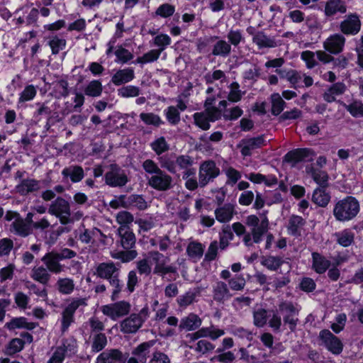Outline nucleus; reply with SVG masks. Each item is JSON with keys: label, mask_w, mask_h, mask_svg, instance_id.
I'll return each instance as SVG.
<instances>
[{"label": "nucleus", "mask_w": 363, "mask_h": 363, "mask_svg": "<svg viewBox=\"0 0 363 363\" xmlns=\"http://www.w3.org/2000/svg\"><path fill=\"white\" fill-rule=\"evenodd\" d=\"M345 38L339 33L330 35L323 43L324 48L332 54H338L343 50Z\"/></svg>", "instance_id": "nucleus-22"}, {"label": "nucleus", "mask_w": 363, "mask_h": 363, "mask_svg": "<svg viewBox=\"0 0 363 363\" xmlns=\"http://www.w3.org/2000/svg\"><path fill=\"white\" fill-rule=\"evenodd\" d=\"M148 258L155 264L153 273L155 274L164 277L169 273H176L177 267L173 265H169V258L164 256L158 251H150L148 252Z\"/></svg>", "instance_id": "nucleus-8"}, {"label": "nucleus", "mask_w": 363, "mask_h": 363, "mask_svg": "<svg viewBox=\"0 0 363 363\" xmlns=\"http://www.w3.org/2000/svg\"><path fill=\"white\" fill-rule=\"evenodd\" d=\"M318 338L321 341V345L332 354L338 355L342 352L343 343L329 330L324 329L320 330Z\"/></svg>", "instance_id": "nucleus-12"}, {"label": "nucleus", "mask_w": 363, "mask_h": 363, "mask_svg": "<svg viewBox=\"0 0 363 363\" xmlns=\"http://www.w3.org/2000/svg\"><path fill=\"white\" fill-rule=\"evenodd\" d=\"M204 79L206 84H213L216 81H220V83H223L227 81V77L223 71L216 69L213 72L206 74Z\"/></svg>", "instance_id": "nucleus-60"}, {"label": "nucleus", "mask_w": 363, "mask_h": 363, "mask_svg": "<svg viewBox=\"0 0 363 363\" xmlns=\"http://www.w3.org/2000/svg\"><path fill=\"white\" fill-rule=\"evenodd\" d=\"M142 167L147 174L150 175L147 179V184L152 189L160 191H166L173 188L172 177L160 169L154 160H145L142 164Z\"/></svg>", "instance_id": "nucleus-3"}, {"label": "nucleus", "mask_w": 363, "mask_h": 363, "mask_svg": "<svg viewBox=\"0 0 363 363\" xmlns=\"http://www.w3.org/2000/svg\"><path fill=\"white\" fill-rule=\"evenodd\" d=\"M124 208L134 207L140 211L145 210L148 207V203L142 195L131 194L126 197L123 201Z\"/></svg>", "instance_id": "nucleus-37"}, {"label": "nucleus", "mask_w": 363, "mask_h": 363, "mask_svg": "<svg viewBox=\"0 0 363 363\" xmlns=\"http://www.w3.org/2000/svg\"><path fill=\"white\" fill-rule=\"evenodd\" d=\"M172 43L171 38L167 34L161 33L155 36L153 39V43L158 48L157 49L161 53L169 45Z\"/></svg>", "instance_id": "nucleus-62"}, {"label": "nucleus", "mask_w": 363, "mask_h": 363, "mask_svg": "<svg viewBox=\"0 0 363 363\" xmlns=\"http://www.w3.org/2000/svg\"><path fill=\"white\" fill-rule=\"evenodd\" d=\"M264 145H266V140L264 135H259L255 138L242 139L238 145V147L240 148L242 155L247 157L250 156L254 150Z\"/></svg>", "instance_id": "nucleus-15"}, {"label": "nucleus", "mask_w": 363, "mask_h": 363, "mask_svg": "<svg viewBox=\"0 0 363 363\" xmlns=\"http://www.w3.org/2000/svg\"><path fill=\"white\" fill-rule=\"evenodd\" d=\"M312 256V269L318 274L325 273L330 266V261L321 254L314 252Z\"/></svg>", "instance_id": "nucleus-31"}, {"label": "nucleus", "mask_w": 363, "mask_h": 363, "mask_svg": "<svg viewBox=\"0 0 363 363\" xmlns=\"http://www.w3.org/2000/svg\"><path fill=\"white\" fill-rule=\"evenodd\" d=\"M155 344V340L144 342L138 345L132 354L138 359L140 363H145L150 354V350Z\"/></svg>", "instance_id": "nucleus-35"}, {"label": "nucleus", "mask_w": 363, "mask_h": 363, "mask_svg": "<svg viewBox=\"0 0 363 363\" xmlns=\"http://www.w3.org/2000/svg\"><path fill=\"white\" fill-rule=\"evenodd\" d=\"M41 261L44 263L45 267L50 274H58L65 270V265L60 263L61 259L59 257L57 252L52 251L46 253L42 257Z\"/></svg>", "instance_id": "nucleus-19"}, {"label": "nucleus", "mask_w": 363, "mask_h": 363, "mask_svg": "<svg viewBox=\"0 0 363 363\" xmlns=\"http://www.w3.org/2000/svg\"><path fill=\"white\" fill-rule=\"evenodd\" d=\"M228 88L230 90L227 96L228 101L232 103L239 102L244 95V92L240 89V84L237 82H233Z\"/></svg>", "instance_id": "nucleus-50"}, {"label": "nucleus", "mask_w": 363, "mask_h": 363, "mask_svg": "<svg viewBox=\"0 0 363 363\" xmlns=\"http://www.w3.org/2000/svg\"><path fill=\"white\" fill-rule=\"evenodd\" d=\"M62 175L64 179H69L72 182L77 183L84 177V172L81 166L72 164L65 167L62 171Z\"/></svg>", "instance_id": "nucleus-26"}, {"label": "nucleus", "mask_w": 363, "mask_h": 363, "mask_svg": "<svg viewBox=\"0 0 363 363\" xmlns=\"http://www.w3.org/2000/svg\"><path fill=\"white\" fill-rule=\"evenodd\" d=\"M150 309L145 306L138 313H133L120 323V330L124 334L136 333L150 317Z\"/></svg>", "instance_id": "nucleus-5"}, {"label": "nucleus", "mask_w": 363, "mask_h": 363, "mask_svg": "<svg viewBox=\"0 0 363 363\" xmlns=\"http://www.w3.org/2000/svg\"><path fill=\"white\" fill-rule=\"evenodd\" d=\"M121 264L112 261L99 263L95 269L94 275L103 279L109 280L120 275Z\"/></svg>", "instance_id": "nucleus-13"}, {"label": "nucleus", "mask_w": 363, "mask_h": 363, "mask_svg": "<svg viewBox=\"0 0 363 363\" xmlns=\"http://www.w3.org/2000/svg\"><path fill=\"white\" fill-rule=\"evenodd\" d=\"M91 351L99 352L103 350L107 345V337L104 333H95L91 335Z\"/></svg>", "instance_id": "nucleus-43"}, {"label": "nucleus", "mask_w": 363, "mask_h": 363, "mask_svg": "<svg viewBox=\"0 0 363 363\" xmlns=\"http://www.w3.org/2000/svg\"><path fill=\"white\" fill-rule=\"evenodd\" d=\"M164 114L168 123L172 125H177L181 121L180 112L174 106H168L164 111Z\"/></svg>", "instance_id": "nucleus-51"}, {"label": "nucleus", "mask_w": 363, "mask_h": 363, "mask_svg": "<svg viewBox=\"0 0 363 363\" xmlns=\"http://www.w3.org/2000/svg\"><path fill=\"white\" fill-rule=\"evenodd\" d=\"M213 46L211 54L213 56L227 57L232 51L231 45L223 39H217Z\"/></svg>", "instance_id": "nucleus-38"}, {"label": "nucleus", "mask_w": 363, "mask_h": 363, "mask_svg": "<svg viewBox=\"0 0 363 363\" xmlns=\"http://www.w3.org/2000/svg\"><path fill=\"white\" fill-rule=\"evenodd\" d=\"M327 187L316 188L312 195V201L320 207H325L330 201V195L326 191Z\"/></svg>", "instance_id": "nucleus-39"}, {"label": "nucleus", "mask_w": 363, "mask_h": 363, "mask_svg": "<svg viewBox=\"0 0 363 363\" xmlns=\"http://www.w3.org/2000/svg\"><path fill=\"white\" fill-rule=\"evenodd\" d=\"M272 104L271 112L274 116H279L284 109L286 106L285 101L279 93H274L270 96Z\"/></svg>", "instance_id": "nucleus-45"}, {"label": "nucleus", "mask_w": 363, "mask_h": 363, "mask_svg": "<svg viewBox=\"0 0 363 363\" xmlns=\"http://www.w3.org/2000/svg\"><path fill=\"white\" fill-rule=\"evenodd\" d=\"M37 326V323L28 322V319L25 317L13 318L9 322L5 324V328L9 330H13L16 329H25L27 330H32Z\"/></svg>", "instance_id": "nucleus-28"}, {"label": "nucleus", "mask_w": 363, "mask_h": 363, "mask_svg": "<svg viewBox=\"0 0 363 363\" xmlns=\"http://www.w3.org/2000/svg\"><path fill=\"white\" fill-rule=\"evenodd\" d=\"M66 44V40L57 35H52L49 38L48 45L51 48L52 55H57L60 51L64 50Z\"/></svg>", "instance_id": "nucleus-54"}, {"label": "nucleus", "mask_w": 363, "mask_h": 363, "mask_svg": "<svg viewBox=\"0 0 363 363\" xmlns=\"http://www.w3.org/2000/svg\"><path fill=\"white\" fill-rule=\"evenodd\" d=\"M87 305L85 298H72L67 301L61 313V331L65 333L69 326L74 322V313L80 307H85Z\"/></svg>", "instance_id": "nucleus-6"}, {"label": "nucleus", "mask_w": 363, "mask_h": 363, "mask_svg": "<svg viewBox=\"0 0 363 363\" xmlns=\"http://www.w3.org/2000/svg\"><path fill=\"white\" fill-rule=\"evenodd\" d=\"M140 93V89L133 85L123 86L118 89V96L123 98L137 97Z\"/></svg>", "instance_id": "nucleus-58"}, {"label": "nucleus", "mask_w": 363, "mask_h": 363, "mask_svg": "<svg viewBox=\"0 0 363 363\" xmlns=\"http://www.w3.org/2000/svg\"><path fill=\"white\" fill-rule=\"evenodd\" d=\"M233 296L225 282L217 281L212 285V298L217 303L225 304L231 299Z\"/></svg>", "instance_id": "nucleus-16"}, {"label": "nucleus", "mask_w": 363, "mask_h": 363, "mask_svg": "<svg viewBox=\"0 0 363 363\" xmlns=\"http://www.w3.org/2000/svg\"><path fill=\"white\" fill-rule=\"evenodd\" d=\"M243 114L242 109L238 106L225 108L223 113V117L225 121H235Z\"/></svg>", "instance_id": "nucleus-64"}, {"label": "nucleus", "mask_w": 363, "mask_h": 363, "mask_svg": "<svg viewBox=\"0 0 363 363\" xmlns=\"http://www.w3.org/2000/svg\"><path fill=\"white\" fill-rule=\"evenodd\" d=\"M201 319L196 314L191 313L181 319L179 328L180 330H195L201 326Z\"/></svg>", "instance_id": "nucleus-29"}, {"label": "nucleus", "mask_w": 363, "mask_h": 363, "mask_svg": "<svg viewBox=\"0 0 363 363\" xmlns=\"http://www.w3.org/2000/svg\"><path fill=\"white\" fill-rule=\"evenodd\" d=\"M193 119L194 121V124L202 129L203 130H207L210 129L211 122L209 120V118L203 111L202 112H196L193 115Z\"/></svg>", "instance_id": "nucleus-56"}, {"label": "nucleus", "mask_w": 363, "mask_h": 363, "mask_svg": "<svg viewBox=\"0 0 363 363\" xmlns=\"http://www.w3.org/2000/svg\"><path fill=\"white\" fill-rule=\"evenodd\" d=\"M261 263L268 269L276 271L282 265L283 261L280 257L265 256L262 257Z\"/></svg>", "instance_id": "nucleus-55"}, {"label": "nucleus", "mask_w": 363, "mask_h": 363, "mask_svg": "<svg viewBox=\"0 0 363 363\" xmlns=\"http://www.w3.org/2000/svg\"><path fill=\"white\" fill-rule=\"evenodd\" d=\"M343 106L353 117H363V103L354 101L350 104H343Z\"/></svg>", "instance_id": "nucleus-63"}, {"label": "nucleus", "mask_w": 363, "mask_h": 363, "mask_svg": "<svg viewBox=\"0 0 363 363\" xmlns=\"http://www.w3.org/2000/svg\"><path fill=\"white\" fill-rule=\"evenodd\" d=\"M10 232L21 238H27L33 234V227L21 217L11 224Z\"/></svg>", "instance_id": "nucleus-23"}, {"label": "nucleus", "mask_w": 363, "mask_h": 363, "mask_svg": "<svg viewBox=\"0 0 363 363\" xmlns=\"http://www.w3.org/2000/svg\"><path fill=\"white\" fill-rule=\"evenodd\" d=\"M215 216L216 220L220 223H228L233 217L235 213L234 206L231 203H225L216 208Z\"/></svg>", "instance_id": "nucleus-32"}, {"label": "nucleus", "mask_w": 363, "mask_h": 363, "mask_svg": "<svg viewBox=\"0 0 363 363\" xmlns=\"http://www.w3.org/2000/svg\"><path fill=\"white\" fill-rule=\"evenodd\" d=\"M40 189V182L32 178L21 179L16 186L15 190L21 196H28Z\"/></svg>", "instance_id": "nucleus-20"}, {"label": "nucleus", "mask_w": 363, "mask_h": 363, "mask_svg": "<svg viewBox=\"0 0 363 363\" xmlns=\"http://www.w3.org/2000/svg\"><path fill=\"white\" fill-rule=\"evenodd\" d=\"M315 156L314 152L309 148H298L287 152L284 159V161L291 163L294 166L298 162H311Z\"/></svg>", "instance_id": "nucleus-14"}, {"label": "nucleus", "mask_w": 363, "mask_h": 363, "mask_svg": "<svg viewBox=\"0 0 363 363\" xmlns=\"http://www.w3.org/2000/svg\"><path fill=\"white\" fill-rule=\"evenodd\" d=\"M176 168L178 171H183L194 164V159L188 155L175 156Z\"/></svg>", "instance_id": "nucleus-59"}, {"label": "nucleus", "mask_w": 363, "mask_h": 363, "mask_svg": "<svg viewBox=\"0 0 363 363\" xmlns=\"http://www.w3.org/2000/svg\"><path fill=\"white\" fill-rule=\"evenodd\" d=\"M74 283L70 278H59L56 282L58 291L65 295L71 294L74 289Z\"/></svg>", "instance_id": "nucleus-44"}, {"label": "nucleus", "mask_w": 363, "mask_h": 363, "mask_svg": "<svg viewBox=\"0 0 363 363\" xmlns=\"http://www.w3.org/2000/svg\"><path fill=\"white\" fill-rule=\"evenodd\" d=\"M160 162V169H166L171 174H176L177 168H176L175 157L169 155H160L157 158Z\"/></svg>", "instance_id": "nucleus-41"}, {"label": "nucleus", "mask_w": 363, "mask_h": 363, "mask_svg": "<svg viewBox=\"0 0 363 363\" xmlns=\"http://www.w3.org/2000/svg\"><path fill=\"white\" fill-rule=\"evenodd\" d=\"M140 118L145 125H153L156 128L164 123L160 116L154 113H141L140 114Z\"/></svg>", "instance_id": "nucleus-49"}, {"label": "nucleus", "mask_w": 363, "mask_h": 363, "mask_svg": "<svg viewBox=\"0 0 363 363\" xmlns=\"http://www.w3.org/2000/svg\"><path fill=\"white\" fill-rule=\"evenodd\" d=\"M306 224V220L301 216L297 215L291 216L286 227L289 234L295 237L301 236Z\"/></svg>", "instance_id": "nucleus-25"}, {"label": "nucleus", "mask_w": 363, "mask_h": 363, "mask_svg": "<svg viewBox=\"0 0 363 363\" xmlns=\"http://www.w3.org/2000/svg\"><path fill=\"white\" fill-rule=\"evenodd\" d=\"M104 179L105 183L111 187H123L129 182L125 171L117 164H111Z\"/></svg>", "instance_id": "nucleus-11"}, {"label": "nucleus", "mask_w": 363, "mask_h": 363, "mask_svg": "<svg viewBox=\"0 0 363 363\" xmlns=\"http://www.w3.org/2000/svg\"><path fill=\"white\" fill-rule=\"evenodd\" d=\"M347 6L342 0H327L325 6L324 13L326 17H333L337 13H345Z\"/></svg>", "instance_id": "nucleus-27"}, {"label": "nucleus", "mask_w": 363, "mask_h": 363, "mask_svg": "<svg viewBox=\"0 0 363 363\" xmlns=\"http://www.w3.org/2000/svg\"><path fill=\"white\" fill-rule=\"evenodd\" d=\"M220 174V169L214 161L208 160L202 162L199 168V186L203 188Z\"/></svg>", "instance_id": "nucleus-9"}, {"label": "nucleus", "mask_w": 363, "mask_h": 363, "mask_svg": "<svg viewBox=\"0 0 363 363\" xmlns=\"http://www.w3.org/2000/svg\"><path fill=\"white\" fill-rule=\"evenodd\" d=\"M160 55L161 52L157 49H152L145 53L143 55L138 57L134 63L140 64L141 65L147 63H152L157 61Z\"/></svg>", "instance_id": "nucleus-53"}, {"label": "nucleus", "mask_w": 363, "mask_h": 363, "mask_svg": "<svg viewBox=\"0 0 363 363\" xmlns=\"http://www.w3.org/2000/svg\"><path fill=\"white\" fill-rule=\"evenodd\" d=\"M109 284L112 287V292L111 295V299L115 301L119 298V294L122 291L123 288V284L119 279V275L115 278L108 280Z\"/></svg>", "instance_id": "nucleus-61"}, {"label": "nucleus", "mask_w": 363, "mask_h": 363, "mask_svg": "<svg viewBox=\"0 0 363 363\" xmlns=\"http://www.w3.org/2000/svg\"><path fill=\"white\" fill-rule=\"evenodd\" d=\"M48 212L57 217L62 225H67L72 222L69 203L62 197L58 196L52 201Z\"/></svg>", "instance_id": "nucleus-7"}, {"label": "nucleus", "mask_w": 363, "mask_h": 363, "mask_svg": "<svg viewBox=\"0 0 363 363\" xmlns=\"http://www.w3.org/2000/svg\"><path fill=\"white\" fill-rule=\"evenodd\" d=\"M131 310V305L127 301H119L101 306V311L104 315L109 317L112 320L128 315Z\"/></svg>", "instance_id": "nucleus-10"}, {"label": "nucleus", "mask_w": 363, "mask_h": 363, "mask_svg": "<svg viewBox=\"0 0 363 363\" xmlns=\"http://www.w3.org/2000/svg\"><path fill=\"white\" fill-rule=\"evenodd\" d=\"M233 238L234 235L230 226H224L219 234V248L221 250H225L229 245L230 242L233 240Z\"/></svg>", "instance_id": "nucleus-48"}, {"label": "nucleus", "mask_w": 363, "mask_h": 363, "mask_svg": "<svg viewBox=\"0 0 363 363\" xmlns=\"http://www.w3.org/2000/svg\"><path fill=\"white\" fill-rule=\"evenodd\" d=\"M114 54L116 57V62L126 64L134 57L133 54L122 45L116 47Z\"/></svg>", "instance_id": "nucleus-52"}, {"label": "nucleus", "mask_w": 363, "mask_h": 363, "mask_svg": "<svg viewBox=\"0 0 363 363\" xmlns=\"http://www.w3.org/2000/svg\"><path fill=\"white\" fill-rule=\"evenodd\" d=\"M118 239L116 245L123 248V250L111 254L113 259H119L122 262H129L138 256L135 249L136 237L129 226H120L117 230Z\"/></svg>", "instance_id": "nucleus-2"}, {"label": "nucleus", "mask_w": 363, "mask_h": 363, "mask_svg": "<svg viewBox=\"0 0 363 363\" xmlns=\"http://www.w3.org/2000/svg\"><path fill=\"white\" fill-rule=\"evenodd\" d=\"M216 346L207 340H199L194 346H190L195 352L201 354H206L214 350Z\"/></svg>", "instance_id": "nucleus-57"}, {"label": "nucleus", "mask_w": 363, "mask_h": 363, "mask_svg": "<svg viewBox=\"0 0 363 363\" xmlns=\"http://www.w3.org/2000/svg\"><path fill=\"white\" fill-rule=\"evenodd\" d=\"M128 357V354L118 349H110L101 352L97 357L96 363H125Z\"/></svg>", "instance_id": "nucleus-18"}, {"label": "nucleus", "mask_w": 363, "mask_h": 363, "mask_svg": "<svg viewBox=\"0 0 363 363\" xmlns=\"http://www.w3.org/2000/svg\"><path fill=\"white\" fill-rule=\"evenodd\" d=\"M306 172L313 181L318 184V187H328L329 175L325 172L311 164L306 167Z\"/></svg>", "instance_id": "nucleus-21"}, {"label": "nucleus", "mask_w": 363, "mask_h": 363, "mask_svg": "<svg viewBox=\"0 0 363 363\" xmlns=\"http://www.w3.org/2000/svg\"><path fill=\"white\" fill-rule=\"evenodd\" d=\"M361 28V21L356 13L347 15L340 23V31L347 35L357 34Z\"/></svg>", "instance_id": "nucleus-17"}, {"label": "nucleus", "mask_w": 363, "mask_h": 363, "mask_svg": "<svg viewBox=\"0 0 363 363\" xmlns=\"http://www.w3.org/2000/svg\"><path fill=\"white\" fill-rule=\"evenodd\" d=\"M199 295L198 289L189 290L184 294L178 297L177 301L179 307L185 308L196 301V297Z\"/></svg>", "instance_id": "nucleus-40"}, {"label": "nucleus", "mask_w": 363, "mask_h": 363, "mask_svg": "<svg viewBox=\"0 0 363 363\" xmlns=\"http://www.w3.org/2000/svg\"><path fill=\"white\" fill-rule=\"evenodd\" d=\"M103 91V86L99 80H92L84 89V94L90 97H99Z\"/></svg>", "instance_id": "nucleus-42"}, {"label": "nucleus", "mask_w": 363, "mask_h": 363, "mask_svg": "<svg viewBox=\"0 0 363 363\" xmlns=\"http://www.w3.org/2000/svg\"><path fill=\"white\" fill-rule=\"evenodd\" d=\"M360 210L359 203L353 196H348L336 203L333 215L338 221H349L354 218Z\"/></svg>", "instance_id": "nucleus-4"}, {"label": "nucleus", "mask_w": 363, "mask_h": 363, "mask_svg": "<svg viewBox=\"0 0 363 363\" xmlns=\"http://www.w3.org/2000/svg\"><path fill=\"white\" fill-rule=\"evenodd\" d=\"M150 146L157 156L162 155L164 152H167L169 150V145L163 136L154 140L150 144Z\"/></svg>", "instance_id": "nucleus-47"}, {"label": "nucleus", "mask_w": 363, "mask_h": 363, "mask_svg": "<svg viewBox=\"0 0 363 363\" xmlns=\"http://www.w3.org/2000/svg\"><path fill=\"white\" fill-rule=\"evenodd\" d=\"M135 72L133 67H125L118 69L111 77V82L115 86H121L130 82L135 79Z\"/></svg>", "instance_id": "nucleus-24"}, {"label": "nucleus", "mask_w": 363, "mask_h": 363, "mask_svg": "<svg viewBox=\"0 0 363 363\" xmlns=\"http://www.w3.org/2000/svg\"><path fill=\"white\" fill-rule=\"evenodd\" d=\"M346 91V86L343 82H337L330 86L323 94V99L328 103L336 100V96L342 95Z\"/></svg>", "instance_id": "nucleus-34"}, {"label": "nucleus", "mask_w": 363, "mask_h": 363, "mask_svg": "<svg viewBox=\"0 0 363 363\" xmlns=\"http://www.w3.org/2000/svg\"><path fill=\"white\" fill-rule=\"evenodd\" d=\"M205 246L199 242L191 241L186 247V255L193 262L201 259L204 253Z\"/></svg>", "instance_id": "nucleus-33"}, {"label": "nucleus", "mask_w": 363, "mask_h": 363, "mask_svg": "<svg viewBox=\"0 0 363 363\" xmlns=\"http://www.w3.org/2000/svg\"><path fill=\"white\" fill-rule=\"evenodd\" d=\"M259 216L250 215L246 218L245 225L250 228L248 233H246L245 226L240 222L232 225V229L238 236L243 235L242 242L247 247L261 242L263 235L269 230V221L266 213H263Z\"/></svg>", "instance_id": "nucleus-1"}, {"label": "nucleus", "mask_w": 363, "mask_h": 363, "mask_svg": "<svg viewBox=\"0 0 363 363\" xmlns=\"http://www.w3.org/2000/svg\"><path fill=\"white\" fill-rule=\"evenodd\" d=\"M30 277L34 281L47 285L51 279V274L48 269L43 266H35L30 271Z\"/></svg>", "instance_id": "nucleus-30"}, {"label": "nucleus", "mask_w": 363, "mask_h": 363, "mask_svg": "<svg viewBox=\"0 0 363 363\" xmlns=\"http://www.w3.org/2000/svg\"><path fill=\"white\" fill-rule=\"evenodd\" d=\"M252 42L255 43L259 49L272 48L277 46V42L274 38L267 36L262 31H259L254 35Z\"/></svg>", "instance_id": "nucleus-36"}, {"label": "nucleus", "mask_w": 363, "mask_h": 363, "mask_svg": "<svg viewBox=\"0 0 363 363\" xmlns=\"http://www.w3.org/2000/svg\"><path fill=\"white\" fill-rule=\"evenodd\" d=\"M25 345V341L21 338H13L9 341L5 347L4 353L6 355L12 356L21 352Z\"/></svg>", "instance_id": "nucleus-46"}]
</instances>
